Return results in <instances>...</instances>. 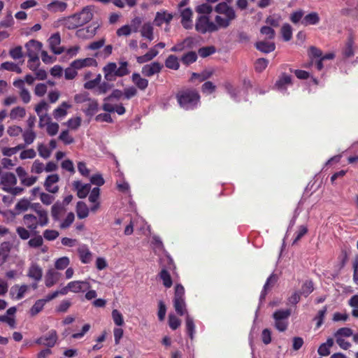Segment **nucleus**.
Wrapping results in <instances>:
<instances>
[{
  "instance_id": "nucleus-60",
  "label": "nucleus",
  "mask_w": 358,
  "mask_h": 358,
  "mask_svg": "<svg viewBox=\"0 0 358 358\" xmlns=\"http://www.w3.org/2000/svg\"><path fill=\"white\" fill-rule=\"evenodd\" d=\"M303 15L304 12L302 10L294 11L291 14L289 17L290 21L293 24H296L299 23L300 21L301 22L302 19L303 18Z\"/></svg>"
},
{
  "instance_id": "nucleus-28",
  "label": "nucleus",
  "mask_w": 358,
  "mask_h": 358,
  "mask_svg": "<svg viewBox=\"0 0 358 358\" xmlns=\"http://www.w3.org/2000/svg\"><path fill=\"white\" fill-rule=\"evenodd\" d=\"M154 28L150 22L144 23L141 29V35L142 37L147 38L149 41L154 39L153 34Z\"/></svg>"
},
{
  "instance_id": "nucleus-11",
  "label": "nucleus",
  "mask_w": 358,
  "mask_h": 358,
  "mask_svg": "<svg viewBox=\"0 0 358 358\" xmlns=\"http://www.w3.org/2000/svg\"><path fill=\"white\" fill-rule=\"evenodd\" d=\"M59 180V177L57 174H52L48 176L44 182V187L45 190L48 192L55 194L59 191L58 185H54Z\"/></svg>"
},
{
  "instance_id": "nucleus-49",
  "label": "nucleus",
  "mask_w": 358,
  "mask_h": 358,
  "mask_svg": "<svg viewBox=\"0 0 358 358\" xmlns=\"http://www.w3.org/2000/svg\"><path fill=\"white\" fill-rule=\"evenodd\" d=\"M268 60L265 58H259L255 63V69L257 72H262L268 66Z\"/></svg>"
},
{
  "instance_id": "nucleus-22",
  "label": "nucleus",
  "mask_w": 358,
  "mask_h": 358,
  "mask_svg": "<svg viewBox=\"0 0 358 358\" xmlns=\"http://www.w3.org/2000/svg\"><path fill=\"white\" fill-rule=\"evenodd\" d=\"M97 62L96 59L91 57L85 59H76L71 62V66L80 69L85 66H96Z\"/></svg>"
},
{
  "instance_id": "nucleus-10",
  "label": "nucleus",
  "mask_w": 358,
  "mask_h": 358,
  "mask_svg": "<svg viewBox=\"0 0 358 358\" xmlns=\"http://www.w3.org/2000/svg\"><path fill=\"white\" fill-rule=\"evenodd\" d=\"M163 68V65L158 62H154L150 64H145L142 67L141 72L146 77H151L156 73H159Z\"/></svg>"
},
{
  "instance_id": "nucleus-5",
  "label": "nucleus",
  "mask_w": 358,
  "mask_h": 358,
  "mask_svg": "<svg viewBox=\"0 0 358 358\" xmlns=\"http://www.w3.org/2000/svg\"><path fill=\"white\" fill-rule=\"evenodd\" d=\"M173 307L178 315L182 316L187 313L185 301V289L180 284L176 285L173 298Z\"/></svg>"
},
{
  "instance_id": "nucleus-37",
  "label": "nucleus",
  "mask_w": 358,
  "mask_h": 358,
  "mask_svg": "<svg viewBox=\"0 0 358 358\" xmlns=\"http://www.w3.org/2000/svg\"><path fill=\"white\" fill-rule=\"evenodd\" d=\"M213 70H204L201 73H192L190 80L192 81L194 79H199L200 82L205 81L213 75Z\"/></svg>"
},
{
  "instance_id": "nucleus-1",
  "label": "nucleus",
  "mask_w": 358,
  "mask_h": 358,
  "mask_svg": "<svg viewBox=\"0 0 358 358\" xmlns=\"http://www.w3.org/2000/svg\"><path fill=\"white\" fill-rule=\"evenodd\" d=\"M104 78L106 81L101 82L98 87L94 91L96 95L105 94L113 87V84L109 83L116 80L117 77H124L130 73L129 69V63L126 61H119V67L115 62H109L103 67Z\"/></svg>"
},
{
  "instance_id": "nucleus-36",
  "label": "nucleus",
  "mask_w": 358,
  "mask_h": 358,
  "mask_svg": "<svg viewBox=\"0 0 358 358\" xmlns=\"http://www.w3.org/2000/svg\"><path fill=\"white\" fill-rule=\"evenodd\" d=\"M334 339L329 338L326 343H324L320 345L317 350V352L321 356H328L330 354L329 348L334 345Z\"/></svg>"
},
{
  "instance_id": "nucleus-18",
  "label": "nucleus",
  "mask_w": 358,
  "mask_h": 358,
  "mask_svg": "<svg viewBox=\"0 0 358 358\" xmlns=\"http://www.w3.org/2000/svg\"><path fill=\"white\" fill-rule=\"evenodd\" d=\"M66 212V208L61 201H56L51 208V216L55 221L60 220L61 216Z\"/></svg>"
},
{
  "instance_id": "nucleus-53",
  "label": "nucleus",
  "mask_w": 358,
  "mask_h": 358,
  "mask_svg": "<svg viewBox=\"0 0 358 358\" xmlns=\"http://www.w3.org/2000/svg\"><path fill=\"white\" fill-rule=\"evenodd\" d=\"M112 317H113L114 323L117 326H122L124 324V322L123 315L117 309H114L112 311Z\"/></svg>"
},
{
  "instance_id": "nucleus-8",
  "label": "nucleus",
  "mask_w": 358,
  "mask_h": 358,
  "mask_svg": "<svg viewBox=\"0 0 358 358\" xmlns=\"http://www.w3.org/2000/svg\"><path fill=\"white\" fill-rule=\"evenodd\" d=\"M58 340V335L55 329H51L44 336H42L34 341V343L38 345H45L50 349L53 348Z\"/></svg>"
},
{
  "instance_id": "nucleus-64",
  "label": "nucleus",
  "mask_w": 358,
  "mask_h": 358,
  "mask_svg": "<svg viewBox=\"0 0 358 358\" xmlns=\"http://www.w3.org/2000/svg\"><path fill=\"white\" fill-rule=\"evenodd\" d=\"M106 43V39L104 38H102L96 41H93L90 43L87 47V49L92 50H99L101 48H102Z\"/></svg>"
},
{
  "instance_id": "nucleus-45",
  "label": "nucleus",
  "mask_w": 358,
  "mask_h": 358,
  "mask_svg": "<svg viewBox=\"0 0 358 358\" xmlns=\"http://www.w3.org/2000/svg\"><path fill=\"white\" fill-rule=\"evenodd\" d=\"M165 66L168 69L178 70L180 67V64L177 57L173 55H169L165 61Z\"/></svg>"
},
{
  "instance_id": "nucleus-32",
  "label": "nucleus",
  "mask_w": 358,
  "mask_h": 358,
  "mask_svg": "<svg viewBox=\"0 0 358 358\" xmlns=\"http://www.w3.org/2000/svg\"><path fill=\"white\" fill-rule=\"evenodd\" d=\"M173 19V15L166 12H157L155 18V25L160 27L164 22L169 23Z\"/></svg>"
},
{
  "instance_id": "nucleus-58",
  "label": "nucleus",
  "mask_w": 358,
  "mask_h": 358,
  "mask_svg": "<svg viewBox=\"0 0 358 358\" xmlns=\"http://www.w3.org/2000/svg\"><path fill=\"white\" fill-rule=\"evenodd\" d=\"M59 139L65 145H69L74 142V138L69 135L68 130L62 131L59 136Z\"/></svg>"
},
{
  "instance_id": "nucleus-17",
  "label": "nucleus",
  "mask_w": 358,
  "mask_h": 358,
  "mask_svg": "<svg viewBox=\"0 0 358 358\" xmlns=\"http://www.w3.org/2000/svg\"><path fill=\"white\" fill-rule=\"evenodd\" d=\"M28 288L29 287L27 285H22L21 286L15 285L10 288V294L12 298L16 300H20L24 297V294L28 290Z\"/></svg>"
},
{
  "instance_id": "nucleus-40",
  "label": "nucleus",
  "mask_w": 358,
  "mask_h": 358,
  "mask_svg": "<svg viewBox=\"0 0 358 358\" xmlns=\"http://www.w3.org/2000/svg\"><path fill=\"white\" fill-rule=\"evenodd\" d=\"M76 213L78 218L84 219L89 215V208L83 201H78L76 205Z\"/></svg>"
},
{
  "instance_id": "nucleus-59",
  "label": "nucleus",
  "mask_w": 358,
  "mask_h": 358,
  "mask_svg": "<svg viewBox=\"0 0 358 358\" xmlns=\"http://www.w3.org/2000/svg\"><path fill=\"white\" fill-rule=\"evenodd\" d=\"M38 151L39 155L44 159L49 158L51 155V150L43 143L38 144Z\"/></svg>"
},
{
  "instance_id": "nucleus-56",
  "label": "nucleus",
  "mask_w": 358,
  "mask_h": 358,
  "mask_svg": "<svg viewBox=\"0 0 358 358\" xmlns=\"http://www.w3.org/2000/svg\"><path fill=\"white\" fill-rule=\"evenodd\" d=\"M196 12L202 15L210 14L213 11V7L208 3H202L196 8Z\"/></svg>"
},
{
  "instance_id": "nucleus-51",
  "label": "nucleus",
  "mask_w": 358,
  "mask_h": 358,
  "mask_svg": "<svg viewBox=\"0 0 358 358\" xmlns=\"http://www.w3.org/2000/svg\"><path fill=\"white\" fill-rule=\"evenodd\" d=\"M260 33L261 34L266 36V38L269 40L273 39L275 36V30L268 26H263L260 29Z\"/></svg>"
},
{
  "instance_id": "nucleus-29",
  "label": "nucleus",
  "mask_w": 358,
  "mask_h": 358,
  "mask_svg": "<svg viewBox=\"0 0 358 358\" xmlns=\"http://www.w3.org/2000/svg\"><path fill=\"white\" fill-rule=\"evenodd\" d=\"M131 80L140 90H145L148 86V80L141 77L138 73H134L131 76Z\"/></svg>"
},
{
  "instance_id": "nucleus-55",
  "label": "nucleus",
  "mask_w": 358,
  "mask_h": 358,
  "mask_svg": "<svg viewBox=\"0 0 358 358\" xmlns=\"http://www.w3.org/2000/svg\"><path fill=\"white\" fill-rule=\"evenodd\" d=\"M70 263L69 259L66 257H62L57 259L55 266L58 270H63L66 268Z\"/></svg>"
},
{
  "instance_id": "nucleus-47",
  "label": "nucleus",
  "mask_w": 358,
  "mask_h": 358,
  "mask_svg": "<svg viewBox=\"0 0 358 358\" xmlns=\"http://www.w3.org/2000/svg\"><path fill=\"white\" fill-rule=\"evenodd\" d=\"M216 52V49L213 45L202 47L199 49L198 54L200 57L206 58Z\"/></svg>"
},
{
  "instance_id": "nucleus-48",
  "label": "nucleus",
  "mask_w": 358,
  "mask_h": 358,
  "mask_svg": "<svg viewBox=\"0 0 358 358\" xmlns=\"http://www.w3.org/2000/svg\"><path fill=\"white\" fill-rule=\"evenodd\" d=\"M281 34L285 41H289L292 37V29L289 24H285L281 28Z\"/></svg>"
},
{
  "instance_id": "nucleus-21",
  "label": "nucleus",
  "mask_w": 358,
  "mask_h": 358,
  "mask_svg": "<svg viewBox=\"0 0 358 358\" xmlns=\"http://www.w3.org/2000/svg\"><path fill=\"white\" fill-rule=\"evenodd\" d=\"M62 22V24L68 29H75L82 26L76 13L64 18Z\"/></svg>"
},
{
  "instance_id": "nucleus-30",
  "label": "nucleus",
  "mask_w": 358,
  "mask_h": 358,
  "mask_svg": "<svg viewBox=\"0 0 358 358\" xmlns=\"http://www.w3.org/2000/svg\"><path fill=\"white\" fill-rule=\"evenodd\" d=\"M78 252L80 260L83 264H88L92 259V252L86 245H83L78 248Z\"/></svg>"
},
{
  "instance_id": "nucleus-54",
  "label": "nucleus",
  "mask_w": 358,
  "mask_h": 358,
  "mask_svg": "<svg viewBox=\"0 0 358 358\" xmlns=\"http://www.w3.org/2000/svg\"><path fill=\"white\" fill-rule=\"evenodd\" d=\"M23 138L26 144H31L36 138V134L32 129H27L23 133Z\"/></svg>"
},
{
  "instance_id": "nucleus-6",
  "label": "nucleus",
  "mask_w": 358,
  "mask_h": 358,
  "mask_svg": "<svg viewBox=\"0 0 358 358\" xmlns=\"http://www.w3.org/2000/svg\"><path fill=\"white\" fill-rule=\"evenodd\" d=\"M27 55L29 57L27 66L29 69H34L36 65L34 66L31 64V62H34L37 64L38 62V52L42 48V43L35 40H31L26 43Z\"/></svg>"
},
{
  "instance_id": "nucleus-57",
  "label": "nucleus",
  "mask_w": 358,
  "mask_h": 358,
  "mask_svg": "<svg viewBox=\"0 0 358 358\" xmlns=\"http://www.w3.org/2000/svg\"><path fill=\"white\" fill-rule=\"evenodd\" d=\"M215 25L217 26V30L220 28H227L231 24V22L229 20H228L226 17H221L220 15H217L215 18Z\"/></svg>"
},
{
  "instance_id": "nucleus-25",
  "label": "nucleus",
  "mask_w": 358,
  "mask_h": 358,
  "mask_svg": "<svg viewBox=\"0 0 358 358\" xmlns=\"http://www.w3.org/2000/svg\"><path fill=\"white\" fill-rule=\"evenodd\" d=\"M23 222L31 231H35L39 225L38 217L32 214H25L23 217Z\"/></svg>"
},
{
  "instance_id": "nucleus-35",
  "label": "nucleus",
  "mask_w": 358,
  "mask_h": 358,
  "mask_svg": "<svg viewBox=\"0 0 358 358\" xmlns=\"http://www.w3.org/2000/svg\"><path fill=\"white\" fill-rule=\"evenodd\" d=\"M71 105L67 102H62V104L53 111V116L55 119H59L66 115L68 108H70Z\"/></svg>"
},
{
  "instance_id": "nucleus-46",
  "label": "nucleus",
  "mask_w": 358,
  "mask_h": 358,
  "mask_svg": "<svg viewBox=\"0 0 358 358\" xmlns=\"http://www.w3.org/2000/svg\"><path fill=\"white\" fill-rule=\"evenodd\" d=\"M45 303L46 302L43 299L37 300L31 308L30 314L32 316L38 314L43 309Z\"/></svg>"
},
{
  "instance_id": "nucleus-43",
  "label": "nucleus",
  "mask_w": 358,
  "mask_h": 358,
  "mask_svg": "<svg viewBox=\"0 0 358 358\" xmlns=\"http://www.w3.org/2000/svg\"><path fill=\"white\" fill-rule=\"evenodd\" d=\"M186 331L191 340L194 338V334L195 333V325L193 319L187 315L186 320Z\"/></svg>"
},
{
  "instance_id": "nucleus-61",
  "label": "nucleus",
  "mask_w": 358,
  "mask_h": 358,
  "mask_svg": "<svg viewBox=\"0 0 358 358\" xmlns=\"http://www.w3.org/2000/svg\"><path fill=\"white\" fill-rule=\"evenodd\" d=\"M353 40L352 38H349L345 48L343 51V54L346 57H350L353 56L354 55V50H353Z\"/></svg>"
},
{
  "instance_id": "nucleus-44",
  "label": "nucleus",
  "mask_w": 358,
  "mask_h": 358,
  "mask_svg": "<svg viewBox=\"0 0 358 358\" xmlns=\"http://www.w3.org/2000/svg\"><path fill=\"white\" fill-rule=\"evenodd\" d=\"M197 59V55L194 51H189L182 55L180 60L185 65H189L195 62Z\"/></svg>"
},
{
  "instance_id": "nucleus-38",
  "label": "nucleus",
  "mask_w": 358,
  "mask_h": 358,
  "mask_svg": "<svg viewBox=\"0 0 358 358\" xmlns=\"http://www.w3.org/2000/svg\"><path fill=\"white\" fill-rule=\"evenodd\" d=\"M314 290V284L312 280H306L299 291L301 296H308Z\"/></svg>"
},
{
  "instance_id": "nucleus-31",
  "label": "nucleus",
  "mask_w": 358,
  "mask_h": 358,
  "mask_svg": "<svg viewBox=\"0 0 358 358\" xmlns=\"http://www.w3.org/2000/svg\"><path fill=\"white\" fill-rule=\"evenodd\" d=\"M320 22L319 15L316 12H312L306 16L301 20V24L306 27L308 25H315Z\"/></svg>"
},
{
  "instance_id": "nucleus-39",
  "label": "nucleus",
  "mask_w": 358,
  "mask_h": 358,
  "mask_svg": "<svg viewBox=\"0 0 358 358\" xmlns=\"http://www.w3.org/2000/svg\"><path fill=\"white\" fill-rule=\"evenodd\" d=\"M102 76L100 73L97 74L94 79L89 80L84 83V88L89 90H92L98 87L101 81Z\"/></svg>"
},
{
  "instance_id": "nucleus-3",
  "label": "nucleus",
  "mask_w": 358,
  "mask_h": 358,
  "mask_svg": "<svg viewBox=\"0 0 358 358\" xmlns=\"http://www.w3.org/2000/svg\"><path fill=\"white\" fill-rule=\"evenodd\" d=\"M17 178L14 173L6 172L1 176L0 185L4 192L17 196L24 191L22 187H14L17 184Z\"/></svg>"
},
{
  "instance_id": "nucleus-4",
  "label": "nucleus",
  "mask_w": 358,
  "mask_h": 358,
  "mask_svg": "<svg viewBox=\"0 0 358 358\" xmlns=\"http://www.w3.org/2000/svg\"><path fill=\"white\" fill-rule=\"evenodd\" d=\"M290 315V309H280L275 310L273 314L275 328L280 332L285 331L288 327V319Z\"/></svg>"
},
{
  "instance_id": "nucleus-63",
  "label": "nucleus",
  "mask_w": 358,
  "mask_h": 358,
  "mask_svg": "<svg viewBox=\"0 0 358 358\" xmlns=\"http://www.w3.org/2000/svg\"><path fill=\"white\" fill-rule=\"evenodd\" d=\"M181 324V321L176 315H169V325L173 330L177 329Z\"/></svg>"
},
{
  "instance_id": "nucleus-23",
  "label": "nucleus",
  "mask_w": 358,
  "mask_h": 358,
  "mask_svg": "<svg viewBox=\"0 0 358 358\" xmlns=\"http://www.w3.org/2000/svg\"><path fill=\"white\" fill-rule=\"evenodd\" d=\"M292 84V77L286 73H282L276 81L275 86L280 91H286L287 86Z\"/></svg>"
},
{
  "instance_id": "nucleus-27",
  "label": "nucleus",
  "mask_w": 358,
  "mask_h": 358,
  "mask_svg": "<svg viewBox=\"0 0 358 358\" xmlns=\"http://www.w3.org/2000/svg\"><path fill=\"white\" fill-rule=\"evenodd\" d=\"M255 46L258 50L264 53H270L275 49V45L273 42H267L265 41L255 43Z\"/></svg>"
},
{
  "instance_id": "nucleus-24",
  "label": "nucleus",
  "mask_w": 358,
  "mask_h": 358,
  "mask_svg": "<svg viewBox=\"0 0 358 358\" xmlns=\"http://www.w3.org/2000/svg\"><path fill=\"white\" fill-rule=\"evenodd\" d=\"M27 275L36 282H38L42 278V268L37 264H32L29 268Z\"/></svg>"
},
{
  "instance_id": "nucleus-62",
  "label": "nucleus",
  "mask_w": 358,
  "mask_h": 358,
  "mask_svg": "<svg viewBox=\"0 0 358 358\" xmlns=\"http://www.w3.org/2000/svg\"><path fill=\"white\" fill-rule=\"evenodd\" d=\"M43 243V240L41 236L38 235L36 237L31 238L28 241V245L30 248H36L41 247Z\"/></svg>"
},
{
  "instance_id": "nucleus-7",
  "label": "nucleus",
  "mask_w": 358,
  "mask_h": 358,
  "mask_svg": "<svg viewBox=\"0 0 358 358\" xmlns=\"http://www.w3.org/2000/svg\"><path fill=\"white\" fill-rule=\"evenodd\" d=\"M195 29L198 32L204 34L217 31V26L207 15H200L196 20Z\"/></svg>"
},
{
  "instance_id": "nucleus-16",
  "label": "nucleus",
  "mask_w": 358,
  "mask_h": 358,
  "mask_svg": "<svg viewBox=\"0 0 358 358\" xmlns=\"http://www.w3.org/2000/svg\"><path fill=\"white\" fill-rule=\"evenodd\" d=\"M69 287H70L71 292L79 293L87 290L90 287V285L87 281L76 280L69 282Z\"/></svg>"
},
{
  "instance_id": "nucleus-52",
  "label": "nucleus",
  "mask_w": 358,
  "mask_h": 358,
  "mask_svg": "<svg viewBox=\"0 0 358 358\" xmlns=\"http://www.w3.org/2000/svg\"><path fill=\"white\" fill-rule=\"evenodd\" d=\"M30 206V201L27 199H20L15 205V209L19 212L26 211Z\"/></svg>"
},
{
  "instance_id": "nucleus-20",
  "label": "nucleus",
  "mask_w": 358,
  "mask_h": 358,
  "mask_svg": "<svg viewBox=\"0 0 358 358\" xmlns=\"http://www.w3.org/2000/svg\"><path fill=\"white\" fill-rule=\"evenodd\" d=\"M61 42L59 34H53L49 39V43L52 51L56 55H60L64 52V48L57 47Z\"/></svg>"
},
{
  "instance_id": "nucleus-2",
  "label": "nucleus",
  "mask_w": 358,
  "mask_h": 358,
  "mask_svg": "<svg viewBox=\"0 0 358 358\" xmlns=\"http://www.w3.org/2000/svg\"><path fill=\"white\" fill-rule=\"evenodd\" d=\"M176 98L180 108L192 110L199 105L201 96L194 89H185L178 92Z\"/></svg>"
},
{
  "instance_id": "nucleus-15",
  "label": "nucleus",
  "mask_w": 358,
  "mask_h": 358,
  "mask_svg": "<svg viewBox=\"0 0 358 358\" xmlns=\"http://www.w3.org/2000/svg\"><path fill=\"white\" fill-rule=\"evenodd\" d=\"M11 250V244L8 241L0 244V267L2 266L8 259Z\"/></svg>"
},
{
  "instance_id": "nucleus-33",
  "label": "nucleus",
  "mask_w": 358,
  "mask_h": 358,
  "mask_svg": "<svg viewBox=\"0 0 358 358\" xmlns=\"http://www.w3.org/2000/svg\"><path fill=\"white\" fill-rule=\"evenodd\" d=\"M98 102L96 99H89L88 103L85 108L83 109V112L88 117H92L98 111Z\"/></svg>"
},
{
  "instance_id": "nucleus-26",
  "label": "nucleus",
  "mask_w": 358,
  "mask_h": 358,
  "mask_svg": "<svg viewBox=\"0 0 358 358\" xmlns=\"http://www.w3.org/2000/svg\"><path fill=\"white\" fill-rule=\"evenodd\" d=\"M158 54H159V51L154 46L153 48H150L149 50V51L147 53H145V55L136 57V62L138 64L146 63V62H150L152 59H153L155 57L157 56Z\"/></svg>"
},
{
  "instance_id": "nucleus-12",
  "label": "nucleus",
  "mask_w": 358,
  "mask_h": 358,
  "mask_svg": "<svg viewBox=\"0 0 358 358\" xmlns=\"http://www.w3.org/2000/svg\"><path fill=\"white\" fill-rule=\"evenodd\" d=\"M74 189L77 191V196L80 199L85 198L91 190L90 184H83L79 180H76L73 182Z\"/></svg>"
},
{
  "instance_id": "nucleus-9",
  "label": "nucleus",
  "mask_w": 358,
  "mask_h": 358,
  "mask_svg": "<svg viewBox=\"0 0 358 358\" xmlns=\"http://www.w3.org/2000/svg\"><path fill=\"white\" fill-rule=\"evenodd\" d=\"M98 28L99 25L92 24L88 27L78 29L76 32V36L81 39H90L96 35Z\"/></svg>"
},
{
  "instance_id": "nucleus-13",
  "label": "nucleus",
  "mask_w": 358,
  "mask_h": 358,
  "mask_svg": "<svg viewBox=\"0 0 358 358\" xmlns=\"http://www.w3.org/2000/svg\"><path fill=\"white\" fill-rule=\"evenodd\" d=\"M192 10L189 8L180 10L181 24L186 29H191L192 27Z\"/></svg>"
},
{
  "instance_id": "nucleus-42",
  "label": "nucleus",
  "mask_w": 358,
  "mask_h": 358,
  "mask_svg": "<svg viewBox=\"0 0 358 358\" xmlns=\"http://www.w3.org/2000/svg\"><path fill=\"white\" fill-rule=\"evenodd\" d=\"M159 275L160 279L163 281V285H164L165 287L170 288L172 286V279L170 273L168 272L166 269L163 268L160 271Z\"/></svg>"
},
{
  "instance_id": "nucleus-19",
  "label": "nucleus",
  "mask_w": 358,
  "mask_h": 358,
  "mask_svg": "<svg viewBox=\"0 0 358 358\" xmlns=\"http://www.w3.org/2000/svg\"><path fill=\"white\" fill-rule=\"evenodd\" d=\"M61 274L52 269L48 270L45 276V285L47 287H51L59 280Z\"/></svg>"
},
{
  "instance_id": "nucleus-50",
  "label": "nucleus",
  "mask_w": 358,
  "mask_h": 358,
  "mask_svg": "<svg viewBox=\"0 0 358 358\" xmlns=\"http://www.w3.org/2000/svg\"><path fill=\"white\" fill-rule=\"evenodd\" d=\"M348 304L354 308L352 315L355 317H358V294L353 295L349 300Z\"/></svg>"
},
{
  "instance_id": "nucleus-34",
  "label": "nucleus",
  "mask_w": 358,
  "mask_h": 358,
  "mask_svg": "<svg viewBox=\"0 0 358 358\" xmlns=\"http://www.w3.org/2000/svg\"><path fill=\"white\" fill-rule=\"evenodd\" d=\"M67 4L65 2L55 0L47 5V9L51 12H62L66 10Z\"/></svg>"
},
{
  "instance_id": "nucleus-41",
  "label": "nucleus",
  "mask_w": 358,
  "mask_h": 358,
  "mask_svg": "<svg viewBox=\"0 0 358 358\" xmlns=\"http://www.w3.org/2000/svg\"><path fill=\"white\" fill-rule=\"evenodd\" d=\"M26 115V110L24 108L21 106H17L13 108L9 114L10 118L11 120H16L20 118H23Z\"/></svg>"
},
{
  "instance_id": "nucleus-14",
  "label": "nucleus",
  "mask_w": 358,
  "mask_h": 358,
  "mask_svg": "<svg viewBox=\"0 0 358 358\" xmlns=\"http://www.w3.org/2000/svg\"><path fill=\"white\" fill-rule=\"evenodd\" d=\"M80 24L83 25L88 23L93 17L92 8L90 6H86L78 13H76Z\"/></svg>"
}]
</instances>
